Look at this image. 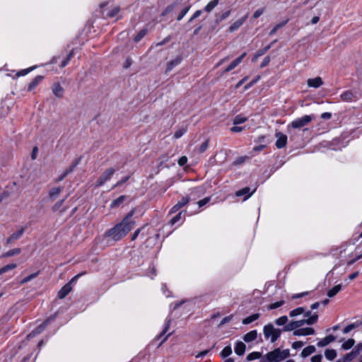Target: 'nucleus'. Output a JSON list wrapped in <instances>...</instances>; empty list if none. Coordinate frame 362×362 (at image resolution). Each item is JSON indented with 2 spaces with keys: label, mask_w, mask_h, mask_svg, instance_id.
Returning a JSON list of instances; mask_svg holds the SVG:
<instances>
[{
  "label": "nucleus",
  "mask_w": 362,
  "mask_h": 362,
  "mask_svg": "<svg viewBox=\"0 0 362 362\" xmlns=\"http://www.w3.org/2000/svg\"><path fill=\"white\" fill-rule=\"evenodd\" d=\"M275 137L276 138L275 145L278 148H282L286 146L287 144L286 135L284 134L281 132H276L275 134Z\"/></svg>",
  "instance_id": "8"
},
{
  "label": "nucleus",
  "mask_w": 362,
  "mask_h": 362,
  "mask_svg": "<svg viewBox=\"0 0 362 362\" xmlns=\"http://www.w3.org/2000/svg\"><path fill=\"white\" fill-rule=\"evenodd\" d=\"M356 327V325L355 324H351V325H347L346 327H345L344 328V333L346 334V333H349L350 331H351L353 329H354Z\"/></svg>",
  "instance_id": "55"
},
{
  "label": "nucleus",
  "mask_w": 362,
  "mask_h": 362,
  "mask_svg": "<svg viewBox=\"0 0 362 362\" xmlns=\"http://www.w3.org/2000/svg\"><path fill=\"white\" fill-rule=\"evenodd\" d=\"M322 358V355H320V354L315 355L311 358V361L312 362H321Z\"/></svg>",
  "instance_id": "60"
},
{
  "label": "nucleus",
  "mask_w": 362,
  "mask_h": 362,
  "mask_svg": "<svg viewBox=\"0 0 362 362\" xmlns=\"http://www.w3.org/2000/svg\"><path fill=\"white\" fill-rule=\"evenodd\" d=\"M210 200V197H206L200 201L198 202V204L199 207H202L206 204Z\"/></svg>",
  "instance_id": "57"
},
{
  "label": "nucleus",
  "mask_w": 362,
  "mask_h": 362,
  "mask_svg": "<svg viewBox=\"0 0 362 362\" xmlns=\"http://www.w3.org/2000/svg\"><path fill=\"white\" fill-rule=\"evenodd\" d=\"M263 12H264L263 8L257 10L253 14V18H259L263 13Z\"/></svg>",
  "instance_id": "61"
},
{
  "label": "nucleus",
  "mask_w": 362,
  "mask_h": 362,
  "mask_svg": "<svg viewBox=\"0 0 362 362\" xmlns=\"http://www.w3.org/2000/svg\"><path fill=\"white\" fill-rule=\"evenodd\" d=\"M303 325H304V322L303 321V320H298V321H293V322H291L290 323L286 325L282 330L286 331V332L292 331L294 329L296 330L297 328L303 326Z\"/></svg>",
  "instance_id": "11"
},
{
  "label": "nucleus",
  "mask_w": 362,
  "mask_h": 362,
  "mask_svg": "<svg viewBox=\"0 0 362 362\" xmlns=\"http://www.w3.org/2000/svg\"><path fill=\"white\" fill-rule=\"evenodd\" d=\"M315 118L313 115H306L301 117L296 118L293 120L288 127H292L293 129H300L307 126L313 119Z\"/></svg>",
  "instance_id": "2"
},
{
  "label": "nucleus",
  "mask_w": 362,
  "mask_h": 362,
  "mask_svg": "<svg viewBox=\"0 0 362 362\" xmlns=\"http://www.w3.org/2000/svg\"><path fill=\"white\" fill-rule=\"evenodd\" d=\"M262 356V354L260 352H252L247 355V360L252 361L256 358H259Z\"/></svg>",
  "instance_id": "44"
},
{
  "label": "nucleus",
  "mask_w": 362,
  "mask_h": 362,
  "mask_svg": "<svg viewBox=\"0 0 362 362\" xmlns=\"http://www.w3.org/2000/svg\"><path fill=\"white\" fill-rule=\"evenodd\" d=\"M281 329H276L273 325L269 324L264 327V334L266 338L271 337V341L274 342L280 337Z\"/></svg>",
  "instance_id": "4"
},
{
  "label": "nucleus",
  "mask_w": 362,
  "mask_h": 362,
  "mask_svg": "<svg viewBox=\"0 0 362 362\" xmlns=\"http://www.w3.org/2000/svg\"><path fill=\"white\" fill-rule=\"evenodd\" d=\"M126 199V197L124 195L120 196L115 200H114L111 204L112 208H115L119 206L124 200Z\"/></svg>",
  "instance_id": "35"
},
{
  "label": "nucleus",
  "mask_w": 362,
  "mask_h": 362,
  "mask_svg": "<svg viewBox=\"0 0 362 362\" xmlns=\"http://www.w3.org/2000/svg\"><path fill=\"white\" fill-rule=\"evenodd\" d=\"M187 127H182L181 128L178 129L177 130L175 131V132L174 134V138L175 139L180 138L187 132Z\"/></svg>",
  "instance_id": "33"
},
{
  "label": "nucleus",
  "mask_w": 362,
  "mask_h": 362,
  "mask_svg": "<svg viewBox=\"0 0 362 362\" xmlns=\"http://www.w3.org/2000/svg\"><path fill=\"white\" fill-rule=\"evenodd\" d=\"M361 351H362V343H359L355 346V348L350 353L346 354L344 356L346 358V360H348V361H351L358 355H359Z\"/></svg>",
  "instance_id": "9"
},
{
  "label": "nucleus",
  "mask_w": 362,
  "mask_h": 362,
  "mask_svg": "<svg viewBox=\"0 0 362 362\" xmlns=\"http://www.w3.org/2000/svg\"><path fill=\"white\" fill-rule=\"evenodd\" d=\"M218 2L219 0H211L204 7V11L208 13L211 12L218 5Z\"/></svg>",
  "instance_id": "27"
},
{
  "label": "nucleus",
  "mask_w": 362,
  "mask_h": 362,
  "mask_svg": "<svg viewBox=\"0 0 362 362\" xmlns=\"http://www.w3.org/2000/svg\"><path fill=\"white\" fill-rule=\"evenodd\" d=\"M334 340H335V337L330 334V335L325 337L324 339H322L321 341H320L317 343V346H320V347H323V346L328 345L329 343L334 341Z\"/></svg>",
  "instance_id": "21"
},
{
  "label": "nucleus",
  "mask_w": 362,
  "mask_h": 362,
  "mask_svg": "<svg viewBox=\"0 0 362 362\" xmlns=\"http://www.w3.org/2000/svg\"><path fill=\"white\" fill-rule=\"evenodd\" d=\"M52 92L54 95L57 98H62L64 95V88L59 83H54L52 86Z\"/></svg>",
  "instance_id": "16"
},
{
  "label": "nucleus",
  "mask_w": 362,
  "mask_h": 362,
  "mask_svg": "<svg viewBox=\"0 0 362 362\" xmlns=\"http://www.w3.org/2000/svg\"><path fill=\"white\" fill-rule=\"evenodd\" d=\"M147 33L146 29L141 30L134 37V41L139 42Z\"/></svg>",
  "instance_id": "43"
},
{
  "label": "nucleus",
  "mask_w": 362,
  "mask_h": 362,
  "mask_svg": "<svg viewBox=\"0 0 362 362\" xmlns=\"http://www.w3.org/2000/svg\"><path fill=\"white\" fill-rule=\"evenodd\" d=\"M288 322V317L286 316H282L276 320L275 322L277 325H286Z\"/></svg>",
  "instance_id": "46"
},
{
  "label": "nucleus",
  "mask_w": 362,
  "mask_h": 362,
  "mask_svg": "<svg viewBox=\"0 0 362 362\" xmlns=\"http://www.w3.org/2000/svg\"><path fill=\"white\" fill-rule=\"evenodd\" d=\"M341 289V284H338L337 286H334L332 289H330L327 292V296L329 298H332L334 296H336L340 291Z\"/></svg>",
  "instance_id": "28"
},
{
  "label": "nucleus",
  "mask_w": 362,
  "mask_h": 362,
  "mask_svg": "<svg viewBox=\"0 0 362 362\" xmlns=\"http://www.w3.org/2000/svg\"><path fill=\"white\" fill-rule=\"evenodd\" d=\"M38 274H39V272H37L36 273H34V274H32L28 276L27 277L24 278L21 281V284H25V283L28 282L31 279L35 278L38 275Z\"/></svg>",
  "instance_id": "50"
},
{
  "label": "nucleus",
  "mask_w": 362,
  "mask_h": 362,
  "mask_svg": "<svg viewBox=\"0 0 362 362\" xmlns=\"http://www.w3.org/2000/svg\"><path fill=\"white\" fill-rule=\"evenodd\" d=\"M21 252V250L20 248H15V249L11 250L5 252L4 254H3L2 257H8L14 256L16 255L20 254Z\"/></svg>",
  "instance_id": "34"
},
{
  "label": "nucleus",
  "mask_w": 362,
  "mask_h": 362,
  "mask_svg": "<svg viewBox=\"0 0 362 362\" xmlns=\"http://www.w3.org/2000/svg\"><path fill=\"white\" fill-rule=\"evenodd\" d=\"M257 337V332L256 330L250 331V332L247 333L244 335L243 339L246 342H250L254 341Z\"/></svg>",
  "instance_id": "23"
},
{
  "label": "nucleus",
  "mask_w": 362,
  "mask_h": 362,
  "mask_svg": "<svg viewBox=\"0 0 362 362\" xmlns=\"http://www.w3.org/2000/svg\"><path fill=\"white\" fill-rule=\"evenodd\" d=\"M76 165L77 163H74L69 170H66L61 176L56 179L55 182H58L62 181L71 171H72L73 168H74Z\"/></svg>",
  "instance_id": "41"
},
{
  "label": "nucleus",
  "mask_w": 362,
  "mask_h": 362,
  "mask_svg": "<svg viewBox=\"0 0 362 362\" xmlns=\"http://www.w3.org/2000/svg\"><path fill=\"white\" fill-rule=\"evenodd\" d=\"M73 56V52L71 51L67 56V57L64 59L62 62V64L60 65V66L62 68H64L65 67L69 62V61L71 60V57Z\"/></svg>",
  "instance_id": "49"
},
{
  "label": "nucleus",
  "mask_w": 362,
  "mask_h": 362,
  "mask_svg": "<svg viewBox=\"0 0 362 362\" xmlns=\"http://www.w3.org/2000/svg\"><path fill=\"white\" fill-rule=\"evenodd\" d=\"M24 230H25V228L22 227L18 230H17L16 232L12 233L6 239V243L7 245L12 244L13 242H15L16 240H17L18 239H19L22 236V235L24 233Z\"/></svg>",
  "instance_id": "10"
},
{
  "label": "nucleus",
  "mask_w": 362,
  "mask_h": 362,
  "mask_svg": "<svg viewBox=\"0 0 362 362\" xmlns=\"http://www.w3.org/2000/svg\"><path fill=\"white\" fill-rule=\"evenodd\" d=\"M53 320V318H48L46 320H45L40 325H39L35 330V332L37 334L40 333L42 330L45 329V328L47 327V325Z\"/></svg>",
  "instance_id": "29"
},
{
  "label": "nucleus",
  "mask_w": 362,
  "mask_h": 362,
  "mask_svg": "<svg viewBox=\"0 0 362 362\" xmlns=\"http://www.w3.org/2000/svg\"><path fill=\"white\" fill-rule=\"evenodd\" d=\"M114 173L115 170L113 168H108L107 170H106L98 180L96 186L98 187L103 185L107 180H108L111 177Z\"/></svg>",
  "instance_id": "7"
},
{
  "label": "nucleus",
  "mask_w": 362,
  "mask_h": 362,
  "mask_svg": "<svg viewBox=\"0 0 362 362\" xmlns=\"http://www.w3.org/2000/svg\"><path fill=\"white\" fill-rule=\"evenodd\" d=\"M332 117V114L330 112H324L321 115V118L323 119H329Z\"/></svg>",
  "instance_id": "64"
},
{
  "label": "nucleus",
  "mask_w": 362,
  "mask_h": 362,
  "mask_svg": "<svg viewBox=\"0 0 362 362\" xmlns=\"http://www.w3.org/2000/svg\"><path fill=\"white\" fill-rule=\"evenodd\" d=\"M119 227L120 226H117L116 225L114 228L106 231L105 236L110 237L115 241L121 240L122 238H124V236L119 230Z\"/></svg>",
  "instance_id": "6"
},
{
  "label": "nucleus",
  "mask_w": 362,
  "mask_h": 362,
  "mask_svg": "<svg viewBox=\"0 0 362 362\" xmlns=\"http://www.w3.org/2000/svg\"><path fill=\"white\" fill-rule=\"evenodd\" d=\"M247 18V15L245 16L244 17L237 20L235 21L230 27H229V31L230 33H233L235 30H237L246 21Z\"/></svg>",
  "instance_id": "14"
},
{
  "label": "nucleus",
  "mask_w": 362,
  "mask_h": 362,
  "mask_svg": "<svg viewBox=\"0 0 362 362\" xmlns=\"http://www.w3.org/2000/svg\"><path fill=\"white\" fill-rule=\"evenodd\" d=\"M181 61L182 59L180 57H177L176 59L168 62L166 67V71H171L175 66L178 65L181 62Z\"/></svg>",
  "instance_id": "24"
},
{
  "label": "nucleus",
  "mask_w": 362,
  "mask_h": 362,
  "mask_svg": "<svg viewBox=\"0 0 362 362\" xmlns=\"http://www.w3.org/2000/svg\"><path fill=\"white\" fill-rule=\"evenodd\" d=\"M134 211V209L131 210L124 218L122 221L119 224H117V226H120L119 230L124 237L133 228L135 224V221L132 220Z\"/></svg>",
  "instance_id": "1"
},
{
  "label": "nucleus",
  "mask_w": 362,
  "mask_h": 362,
  "mask_svg": "<svg viewBox=\"0 0 362 362\" xmlns=\"http://www.w3.org/2000/svg\"><path fill=\"white\" fill-rule=\"evenodd\" d=\"M267 355L272 362H279L289 356V351L288 349L281 351L278 348L269 352Z\"/></svg>",
  "instance_id": "3"
},
{
  "label": "nucleus",
  "mask_w": 362,
  "mask_h": 362,
  "mask_svg": "<svg viewBox=\"0 0 362 362\" xmlns=\"http://www.w3.org/2000/svg\"><path fill=\"white\" fill-rule=\"evenodd\" d=\"M245 121H246V118L245 117H243L241 115H237L234 118L233 123H234V124H240L244 123Z\"/></svg>",
  "instance_id": "48"
},
{
  "label": "nucleus",
  "mask_w": 362,
  "mask_h": 362,
  "mask_svg": "<svg viewBox=\"0 0 362 362\" xmlns=\"http://www.w3.org/2000/svg\"><path fill=\"white\" fill-rule=\"evenodd\" d=\"M86 274V272L80 273L71 279V281L65 284L58 292L57 296L59 299L64 298L72 290L71 284L74 282L78 277Z\"/></svg>",
  "instance_id": "5"
},
{
  "label": "nucleus",
  "mask_w": 362,
  "mask_h": 362,
  "mask_svg": "<svg viewBox=\"0 0 362 362\" xmlns=\"http://www.w3.org/2000/svg\"><path fill=\"white\" fill-rule=\"evenodd\" d=\"M355 344V341L354 339H349L346 341H345L341 347L343 349L347 350L351 349Z\"/></svg>",
  "instance_id": "36"
},
{
  "label": "nucleus",
  "mask_w": 362,
  "mask_h": 362,
  "mask_svg": "<svg viewBox=\"0 0 362 362\" xmlns=\"http://www.w3.org/2000/svg\"><path fill=\"white\" fill-rule=\"evenodd\" d=\"M340 98L344 102H351L356 98V96L352 91L346 90L341 94Z\"/></svg>",
  "instance_id": "18"
},
{
  "label": "nucleus",
  "mask_w": 362,
  "mask_h": 362,
  "mask_svg": "<svg viewBox=\"0 0 362 362\" xmlns=\"http://www.w3.org/2000/svg\"><path fill=\"white\" fill-rule=\"evenodd\" d=\"M259 317V313L253 314V315L243 319V324L248 325V324L252 322L253 321L257 320Z\"/></svg>",
  "instance_id": "31"
},
{
  "label": "nucleus",
  "mask_w": 362,
  "mask_h": 362,
  "mask_svg": "<svg viewBox=\"0 0 362 362\" xmlns=\"http://www.w3.org/2000/svg\"><path fill=\"white\" fill-rule=\"evenodd\" d=\"M42 79L43 76H37L36 77H35L33 79V81L29 83L28 90L30 91L35 88L38 86V84L42 81Z\"/></svg>",
  "instance_id": "20"
},
{
  "label": "nucleus",
  "mask_w": 362,
  "mask_h": 362,
  "mask_svg": "<svg viewBox=\"0 0 362 362\" xmlns=\"http://www.w3.org/2000/svg\"><path fill=\"white\" fill-rule=\"evenodd\" d=\"M325 356L328 360L332 361L336 358L337 352L334 349H326Z\"/></svg>",
  "instance_id": "30"
},
{
  "label": "nucleus",
  "mask_w": 362,
  "mask_h": 362,
  "mask_svg": "<svg viewBox=\"0 0 362 362\" xmlns=\"http://www.w3.org/2000/svg\"><path fill=\"white\" fill-rule=\"evenodd\" d=\"M255 189H254V191L252 192H250V187H244V188L237 191L235 193V195L237 197H241L243 195H246V197L244 199L245 200L246 199L250 197L255 192Z\"/></svg>",
  "instance_id": "19"
},
{
  "label": "nucleus",
  "mask_w": 362,
  "mask_h": 362,
  "mask_svg": "<svg viewBox=\"0 0 362 362\" xmlns=\"http://www.w3.org/2000/svg\"><path fill=\"white\" fill-rule=\"evenodd\" d=\"M308 86L313 88H319L323 84L321 77L317 76L314 78H309L307 81Z\"/></svg>",
  "instance_id": "13"
},
{
  "label": "nucleus",
  "mask_w": 362,
  "mask_h": 362,
  "mask_svg": "<svg viewBox=\"0 0 362 362\" xmlns=\"http://www.w3.org/2000/svg\"><path fill=\"white\" fill-rule=\"evenodd\" d=\"M181 215H182V212H180L178 214H177L175 216H174L171 220H170V223L172 225L175 224V223H177L180 218H181Z\"/></svg>",
  "instance_id": "56"
},
{
  "label": "nucleus",
  "mask_w": 362,
  "mask_h": 362,
  "mask_svg": "<svg viewBox=\"0 0 362 362\" xmlns=\"http://www.w3.org/2000/svg\"><path fill=\"white\" fill-rule=\"evenodd\" d=\"M232 353V349L230 346H226L221 352V356L222 358H226Z\"/></svg>",
  "instance_id": "40"
},
{
  "label": "nucleus",
  "mask_w": 362,
  "mask_h": 362,
  "mask_svg": "<svg viewBox=\"0 0 362 362\" xmlns=\"http://www.w3.org/2000/svg\"><path fill=\"white\" fill-rule=\"evenodd\" d=\"M315 333V330L311 327L301 328L294 330L293 334L295 336H301V335H309L313 334Z\"/></svg>",
  "instance_id": "15"
},
{
  "label": "nucleus",
  "mask_w": 362,
  "mask_h": 362,
  "mask_svg": "<svg viewBox=\"0 0 362 362\" xmlns=\"http://www.w3.org/2000/svg\"><path fill=\"white\" fill-rule=\"evenodd\" d=\"M189 201V197H182L180 202H179L177 204H175L170 210V213H175L178 210H180L182 207L185 206Z\"/></svg>",
  "instance_id": "17"
},
{
  "label": "nucleus",
  "mask_w": 362,
  "mask_h": 362,
  "mask_svg": "<svg viewBox=\"0 0 362 362\" xmlns=\"http://www.w3.org/2000/svg\"><path fill=\"white\" fill-rule=\"evenodd\" d=\"M316 349L314 346H308L305 347L301 352V356L305 358L315 351Z\"/></svg>",
  "instance_id": "25"
},
{
  "label": "nucleus",
  "mask_w": 362,
  "mask_h": 362,
  "mask_svg": "<svg viewBox=\"0 0 362 362\" xmlns=\"http://www.w3.org/2000/svg\"><path fill=\"white\" fill-rule=\"evenodd\" d=\"M284 304V300L277 301L276 303L270 304L268 306V309L269 310L276 309V308H278L281 307Z\"/></svg>",
  "instance_id": "47"
},
{
  "label": "nucleus",
  "mask_w": 362,
  "mask_h": 362,
  "mask_svg": "<svg viewBox=\"0 0 362 362\" xmlns=\"http://www.w3.org/2000/svg\"><path fill=\"white\" fill-rule=\"evenodd\" d=\"M179 6V3L177 2H175L170 5H169L168 6H167L165 8V9L163 11L162 13V16H166L168 15V13H171L173 11H174L175 9L177 8Z\"/></svg>",
  "instance_id": "26"
},
{
  "label": "nucleus",
  "mask_w": 362,
  "mask_h": 362,
  "mask_svg": "<svg viewBox=\"0 0 362 362\" xmlns=\"http://www.w3.org/2000/svg\"><path fill=\"white\" fill-rule=\"evenodd\" d=\"M119 11V8L118 6H115L110 9L107 13V16L108 17H115Z\"/></svg>",
  "instance_id": "42"
},
{
  "label": "nucleus",
  "mask_w": 362,
  "mask_h": 362,
  "mask_svg": "<svg viewBox=\"0 0 362 362\" xmlns=\"http://www.w3.org/2000/svg\"><path fill=\"white\" fill-rule=\"evenodd\" d=\"M245 344L242 341H238L235 347V352L236 354L239 356H242L244 354L245 351Z\"/></svg>",
  "instance_id": "22"
},
{
  "label": "nucleus",
  "mask_w": 362,
  "mask_h": 362,
  "mask_svg": "<svg viewBox=\"0 0 362 362\" xmlns=\"http://www.w3.org/2000/svg\"><path fill=\"white\" fill-rule=\"evenodd\" d=\"M246 54V52L243 53L240 57H238L237 59L233 61L230 64V65L227 68H226L223 72L228 73L233 70V69H235L238 65H239L242 62L243 59L245 57Z\"/></svg>",
  "instance_id": "12"
},
{
  "label": "nucleus",
  "mask_w": 362,
  "mask_h": 362,
  "mask_svg": "<svg viewBox=\"0 0 362 362\" xmlns=\"http://www.w3.org/2000/svg\"><path fill=\"white\" fill-rule=\"evenodd\" d=\"M61 191H62V188L61 187L52 188L50 190V192H49V197L51 198L55 197L58 196L60 194Z\"/></svg>",
  "instance_id": "45"
},
{
  "label": "nucleus",
  "mask_w": 362,
  "mask_h": 362,
  "mask_svg": "<svg viewBox=\"0 0 362 362\" xmlns=\"http://www.w3.org/2000/svg\"><path fill=\"white\" fill-rule=\"evenodd\" d=\"M37 153H38V148L37 146H35L32 151L31 158H36V157L37 156Z\"/></svg>",
  "instance_id": "63"
},
{
  "label": "nucleus",
  "mask_w": 362,
  "mask_h": 362,
  "mask_svg": "<svg viewBox=\"0 0 362 362\" xmlns=\"http://www.w3.org/2000/svg\"><path fill=\"white\" fill-rule=\"evenodd\" d=\"M305 312V309L302 307L297 308L290 312L291 317H295L298 315L303 314Z\"/></svg>",
  "instance_id": "37"
},
{
  "label": "nucleus",
  "mask_w": 362,
  "mask_h": 362,
  "mask_svg": "<svg viewBox=\"0 0 362 362\" xmlns=\"http://www.w3.org/2000/svg\"><path fill=\"white\" fill-rule=\"evenodd\" d=\"M265 54L264 51L262 49H259L254 55V57L252 59V62H256L257 59L260 57L261 56L264 55Z\"/></svg>",
  "instance_id": "52"
},
{
  "label": "nucleus",
  "mask_w": 362,
  "mask_h": 362,
  "mask_svg": "<svg viewBox=\"0 0 362 362\" xmlns=\"http://www.w3.org/2000/svg\"><path fill=\"white\" fill-rule=\"evenodd\" d=\"M317 319H318V315L317 313H314L313 315H311L310 317H308V319L306 320H303V321L304 322V325L305 324H307V325H313L315 324V322H317Z\"/></svg>",
  "instance_id": "32"
},
{
  "label": "nucleus",
  "mask_w": 362,
  "mask_h": 362,
  "mask_svg": "<svg viewBox=\"0 0 362 362\" xmlns=\"http://www.w3.org/2000/svg\"><path fill=\"white\" fill-rule=\"evenodd\" d=\"M36 66H33V67H30V68H28V69H22L21 71H20L18 73V76H25L26 74H28L30 71H31L32 70H33L34 69H35Z\"/></svg>",
  "instance_id": "53"
},
{
  "label": "nucleus",
  "mask_w": 362,
  "mask_h": 362,
  "mask_svg": "<svg viewBox=\"0 0 362 362\" xmlns=\"http://www.w3.org/2000/svg\"><path fill=\"white\" fill-rule=\"evenodd\" d=\"M16 267V264H7L4 267H3L2 268L0 269V275L9 271V270H11V269H13Z\"/></svg>",
  "instance_id": "39"
},
{
  "label": "nucleus",
  "mask_w": 362,
  "mask_h": 362,
  "mask_svg": "<svg viewBox=\"0 0 362 362\" xmlns=\"http://www.w3.org/2000/svg\"><path fill=\"white\" fill-rule=\"evenodd\" d=\"M303 346V342L301 341H295L292 344L293 349H299Z\"/></svg>",
  "instance_id": "58"
},
{
  "label": "nucleus",
  "mask_w": 362,
  "mask_h": 362,
  "mask_svg": "<svg viewBox=\"0 0 362 362\" xmlns=\"http://www.w3.org/2000/svg\"><path fill=\"white\" fill-rule=\"evenodd\" d=\"M64 200H61L57 202L54 206H53V211H57L63 204Z\"/></svg>",
  "instance_id": "59"
},
{
  "label": "nucleus",
  "mask_w": 362,
  "mask_h": 362,
  "mask_svg": "<svg viewBox=\"0 0 362 362\" xmlns=\"http://www.w3.org/2000/svg\"><path fill=\"white\" fill-rule=\"evenodd\" d=\"M189 8H190V6H189V5L186 6L183 8H182L180 14L177 17V21L182 20L183 18V17L187 13Z\"/></svg>",
  "instance_id": "38"
},
{
  "label": "nucleus",
  "mask_w": 362,
  "mask_h": 362,
  "mask_svg": "<svg viewBox=\"0 0 362 362\" xmlns=\"http://www.w3.org/2000/svg\"><path fill=\"white\" fill-rule=\"evenodd\" d=\"M231 318H232V315L225 317L221 320V322H220V324H219V325H218V326H219V327H221V326L223 325L225 323L228 322L231 320Z\"/></svg>",
  "instance_id": "62"
},
{
  "label": "nucleus",
  "mask_w": 362,
  "mask_h": 362,
  "mask_svg": "<svg viewBox=\"0 0 362 362\" xmlns=\"http://www.w3.org/2000/svg\"><path fill=\"white\" fill-rule=\"evenodd\" d=\"M270 61H271L270 57L269 56H267L263 59V61H262V64L260 65V67L261 68H264V67L267 66L269 64Z\"/></svg>",
  "instance_id": "54"
},
{
  "label": "nucleus",
  "mask_w": 362,
  "mask_h": 362,
  "mask_svg": "<svg viewBox=\"0 0 362 362\" xmlns=\"http://www.w3.org/2000/svg\"><path fill=\"white\" fill-rule=\"evenodd\" d=\"M286 23V22H284V23H281L277 24L276 25H275V26L272 28V30L270 31L269 35H274V34L276 33V31H277L279 28H281V27H283Z\"/></svg>",
  "instance_id": "51"
}]
</instances>
